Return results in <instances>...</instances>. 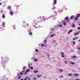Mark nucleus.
Returning a JSON list of instances; mask_svg holds the SVG:
<instances>
[{
	"instance_id": "nucleus-54",
	"label": "nucleus",
	"mask_w": 80,
	"mask_h": 80,
	"mask_svg": "<svg viewBox=\"0 0 80 80\" xmlns=\"http://www.w3.org/2000/svg\"><path fill=\"white\" fill-rule=\"evenodd\" d=\"M24 80H27V78H25L24 79Z\"/></svg>"
},
{
	"instance_id": "nucleus-12",
	"label": "nucleus",
	"mask_w": 80,
	"mask_h": 80,
	"mask_svg": "<svg viewBox=\"0 0 80 80\" xmlns=\"http://www.w3.org/2000/svg\"><path fill=\"white\" fill-rule=\"evenodd\" d=\"M2 18H5V14H2Z\"/></svg>"
},
{
	"instance_id": "nucleus-45",
	"label": "nucleus",
	"mask_w": 80,
	"mask_h": 80,
	"mask_svg": "<svg viewBox=\"0 0 80 80\" xmlns=\"http://www.w3.org/2000/svg\"><path fill=\"white\" fill-rule=\"evenodd\" d=\"M25 72V70H24V71H22V73H24V72Z\"/></svg>"
},
{
	"instance_id": "nucleus-33",
	"label": "nucleus",
	"mask_w": 80,
	"mask_h": 80,
	"mask_svg": "<svg viewBox=\"0 0 80 80\" xmlns=\"http://www.w3.org/2000/svg\"><path fill=\"white\" fill-rule=\"evenodd\" d=\"M35 62H37V59H34Z\"/></svg>"
},
{
	"instance_id": "nucleus-8",
	"label": "nucleus",
	"mask_w": 80,
	"mask_h": 80,
	"mask_svg": "<svg viewBox=\"0 0 80 80\" xmlns=\"http://www.w3.org/2000/svg\"><path fill=\"white\" fill-rule=\"evenodd\" d=\"M63 70L62 69H59V72H63Z\"/></svg>"
},
{
	"instance_id": "nucleus-4",
	"label": "nucleus",
	"mask_w": 80,
	"mask_h": 80,
	"mask_svg": "<svg viewBox=\"0 0 80 80\" xmlns=\"http://www.w3.org/2000/svg\"><path fill=\"white\" fill-rule=\"evenodd\" d=\"M38 20L39 22H41V21H42V18H38Z\"/></svg>"
},
{
	"instance_id": "nucleus-3",
	"label": "nucleus",
	"mask_w": 80,
	"mask_h": 80,
	"mask_svg": "<svg viewBox=\"0 0 80 80\" xmlns=\"http://www.w3.org/2000/svg\"><path fill=\"white\" fill-rule=\"evenodd\" d=\"M78 33H79V32L75 33L74 34V36H76V35H78Z\"/></svg>"
},
{
	"instance_id": "nucleus-2",
	"label": "nucleus",
	"mask_w": 80,
	"mask_h": 80,
	"mask_svg": "<svg viewBox=\"0 0 80 80\" xmlns=\"http://www.w3.org/2000/svg\"><path fill=\"white\" fill-rule=\"evenodd\" d=\"M73 76H75V77H78L79 76V74H73Z\"/></svg>"
},
{
	"instance_id": "nucleus-20",
	"label": "nucleus",
	"mask_w": 80,
	"mask_h": 80,
	"mask_svg": "<svg viewBox=\"0 0 80 80\" xmlns=\"http://www.w3.org/2000/svg\"><path fill=\"white\" fill-rule=\"evenodd\" d=\"M71 19H73V16H72L71 17H70Z\"/></svg>"
},
{
	"instance_id": "nucleus-23",
	"label": "nucleus",
	"mask_w": 80,
	"mask_h": 80,
	"mask_svg": "<svg viewBox=\"0 0 80 80\" xmlns=\"http://www.w3.org/2000/svg\"><path fill=\"white\" fill-rule=\"evenodd\" d=\"M77 38H73L72 39V40H73V41L75 40H76L77 39Z\"/></svg>"
},
{
	"instance_id": "nucleus-60",
	"label": "nucleus",
	"mask_w": 80,
	"mask_h": 80,
	"mask_svg": "<svg viewBox=\"0 0 80 80\" xmlns=\"http://www.w3.org/2000/svg\"><path fill=\"white\" fill-rule=\"evenodd\" d=\"M31 30V29H29V30Z\"/></svg>"
},
{
	"instance_id": "nucleus-63",
	"label": "nucleus",
	"mask_w": 80,
	"mask_h": 80,
	"mask_svg": "<svg viewBox=\"0 0 80 80\" xmlns=\"http://www.w3.org/2000/svg\"><path fill=\"white\" fill-rule=\"evenodd\" d=\"M29 32H31V30H30Z\"/></svg>"
},
{
	"instance_id": "nucleus-51",
	"label": "nucleus",
	"mask_w": 80,
	"mask_h": 80,
	"mask_svg": "<svg viewBox=\"0 0 80 80\" xmlns=\"http://www.w3.org/2000/svg\"><path fill=\"white\" fill-rule=\"evenodd\" d=\"M0 5H2V3L0 2Z\"/></svg>"
},
{
	"instance_id": "nucleus-34",
	"label": "nucleus",
	"mask_w": 80,
	"mask_h": 80,
	"mask_svg": "<svg viewBox=\"0 0 80 80\" xmlns=\"http://www.w3.org/2000/svg\"><path fill=\"white\" fill-rule=\"evenodd\" d=\"M72 73H70L69 74V76H72Z\"/></svg>"
},
{
	"instance_id": "nucleus-38",
	"label": "nucleus",
	"mask_w": 80,
	"mask_h": 80,
	"mask_svg": "<svg viewBox=\"0 0 80 80\" xmlns=\"http://www.w3.org/2000/svg\"><path fill=\"white\" fill-rule=\"evenodd\" d=\"M78 30H80V27H78Z\"/></svg>"
},
{
	"instance_id": "nucleus-58",
	"label": "nucleus",
	"mask_w": 80,
	"mask_h": 80,
	"mask_svg": "<svg viewBox=\"0 0 80 80\" xmlns=\"http://www.w3.org/2000/svg\"><path fill=\"white\" fill-rule=\"evenodd\" d=\"M1 12V13H3V11H2Z\"/></svg>"
},
{
	"instance_id": "nucleus-21",
	"label": "nucleus",
	"mask_w": 80,
	"mask_h": 80,
	"mask_svg": "<svg viewBox=\"0 0 80 80\" xmlns=\"http://www.w3.org/2000/svg\"><path fill=\"white\" fill-rule=\"evenodd\" d=\"M2 24V27H4L5 25V22H4Z\"/></svg>"
},
{
	"instance_id": "nucleus-55",
	"label": "nucleus",
	"mask_w": 80,
	"mask_h": 80,
	"mask_svg": "<svg viewBox=\"0 0 80 80\" xmlns=\"http://www.w3.org/2000/svg\"><path fill=\"white\" fill-rule=\"evenodd\" d=\"M26 78H27V79H28V77H27Z\"/></svg>"
},
{
	"instance_id": "nucleus-31",
	"label": "nucleus",
	"mask_w": 80,
	"mask_h": 80,
	"mask_svg": "<svg viewBox=\"0 0 80 80\" xmlns=\"http://www.w3.org/2000/svg\"><path fill=\"white\" fill-rule=\"evenodd\" d=\"M27 72H28V71H26L24 73V74H25V75H26V74H27Z\"/></svg>"
},
{
	"instance_id": "nucleus-27",
	"label": "nucleus",
	"mask_w": 80,
	"mask_h": 80,
	"mask_svg": "<svg viewBox=\"0 0 80 80\" xmlns=\"http://www.w3.org/2000/svg\"><path fill=\"white\" fill-rule=\"evenodd\" d=\"M20 78H21V76H19L18 77V79H20Z\"/></svg>"
},
{
	"instance_id": "nucleus-29",
	"label": "nucleus",
	"mask_w": 80,
	"mask_h": 80,
	"mask_svg": "<svg viewBox=\"0 0 80 80\" xmlns=\"http://www.w3.org/2000/svg\"><path fill=\"white\" fill-rule=\"evenodd\" d=\"M33 34V33L32 32H30L29 33V35H32Z\"/></svg>"
},
{
	"instance_id": "nucleus-61",
	"label": "nucleus",
	"mask_w": 80,
	"mask_h": 80,
	"mask_svg": "<svg viewBox=\"0 0 80 80\" xmlns=\"http://www.w3.org/2000/svg\"><path fill=\"white\" fill-rule=\"evenodd\" d=\"M67 23H68V21H67Z\"/></svg>"
},
{
	"instance_id": "nucleus-57",
	"label": "nucleus",
	"mask_w": 80,
	"mask_h": 80,
	"mask_svg": "<svg viewBox=\"0 0 80 80\" xmlns=\"http://www.w3.org/2000/svg\"><path fill=\"white\" fill-rule=\"evenodd\" d=\"M78 41H79V42H80V40H78Z\"/></svg>"
},
{
	"instance_id": "nucleus-43",
	"label": "nucleus",
	"mask_w": 80,
	"mask_h": 80,
	"mask_svg": "<svg viewBox=\"0 0 80 80\" xmlns=\"http://www.w3.org/2000/svg\"><path fill=\"white\" fill-rule=\"evenodd\" d=\"M28 72H29L30 71V69H28L27 70Z\"/></svg>"
},
{
	"instance_id": "nucleus-10",
	"label": "nucleus",
	"mask_w": 80,
	"mask_h": 80,
	"mask_svg": "<svg viewBox=\"0 0 80 80\" xmlns=\"http://www.w3.org/2000/svg\"><path fill=\"white\" fill-rule=\"evenodd\" d=\"M70 63L72 64V65H74L75 64V62H70Z\"/></svg>"
},
{
	"instance_id": "nucleus-52",
	"label": "nucleus",
	"mask_w": 80,
	"mask_h": 80,
	"mask_svg": "<svg viewBox=\"0 0 80 80\" xmlns=\"http://www.w3.org/2000/svg\"><path fill=\"white\" fill-rule=\"evenodd\" d=\"M33 80H36V78H33Z\"/></svg>"
},
{
	"instance_id": "nucleus-64",
	"label": "nucleus",
	"mask_w": 80,
	"mask_h": 80,
	"mask_svg": "<svg viewBox=\"0 0 80 80\" xmlns=\"http://www.w3.org/2000/svg\"><path fill=\"white\" fill-rule=\"evenodd\" d=\"M65 22V21L64 22Z\"/></svg>"
},
{
	"instance_id": "nucleus-26",
	"label": "nucleus",
	"mask_w": 80,
	"mask_h": 80,
	"mask_svg": "<svg viewBox=\"0 0 80 80\" xmlns=\"http://www.w3.org/2000/svg\"><path fill=\"white\" fill-rule=\"evenodd\" d=\"M25 66H24L23 68V70H25Z\"/></svg>"
},
{
	"instance_id": "nucleus-41",
	"label": "nucleus",
	"mask_w": 80,
	"mask_h": 80,
	"mask_svg": "<svg viewBox=\"0 0 80 80\" xmlns=\"http://www.w3.org/2000/svg\"><path fill=\"white\" fill-rule=\"evenodd\" d=\"M78 49L79 50H80V47H78Z\"/></svg>"
},
{
	"instance_id": "nucleus-19",
	"label": "nucleus",
	"mask_w": 80,
	"mask_h": 80,
	"mask_svg": "<svg viewBox=\"0 0 80 80\" xmlns=\"http://www.w3.org/2000/svg\"><path fill=\"white\" fill-rule=\"evenodd\" d=\"M34 73H38V71H34Z\"/></svg>"
},
{
	"instance_id": "nucleus-11",
	"label": "nucleus",
	"mask_w": 80,
	"mask_h": 80,
	"mask_svg": "<svg viewBox=\"0 0 80 80\" xmlns=\"http://www.w3.org/2000/svg\"><path fill=\"white\" fill-rule=\"evenodd\" d=\"M47 39H46L45 40L44 42L45 44H46V43H47Z\"/></svg>"
},
{
	"instance_id": "nucleus-15",
	"label": "nucleus",
	"mask_w": 80,
	"mask_h": 80,
	"mask_svg": "<svg viewBox=\"0 0 80 80\" xmlns=\"http://www.w3.org/2000/svg\"><path fill=\"white\" fill-rule=\"evenodd\" d=\"M72 58H76V56H72Z\"/></svg>"
},
{
	"instance_id": "nucleus-30",
	"label": "nucleus",
	"mask_w": 80,
	"mask_h": 80,
	"mask_svg": "<svg viewBox=\"0 0 80 80\" xmlns=\"http://www.w3.org/2000/svg\"><path fill=\"white\" fill-rule=\"evenodd\" d=\"M35 51L36 52H38V50L37 49H35Z\"/></svg>"
},
{
	"instance_id": "nucleus-46",
	"label": "nucleus",
	"mask_w": 80,
	"mask_h": 80,
	"mask_svg": "<svg viewBox=\"0 0 80 80\" xmlns=\"http://www.w3.org/2000/svg\"><path fill=\"white\" fill-rule=\"evenodd\" d=\"M20 75H23V72H20Z\"/></svg>"
},
{
	"instance_id": "nucleus-17",
	"label": "nucleus",
	"mask_w": 80,
	"mask_h": 80,
	"mask_svg": "<svg viewBox=\"0 0 80 80\" xmlns=\"http://www.w3.org/2000/svg\"><path fill=\"white\" fill-rule=\"evenodd\" d=\"M75 25H74V24H72V27H73V28H74V27H75Z\"/></svg>"
},
{
	"instance_id": "nucleus-44",
	"label": "nucleus",
	"mask_w": 80,
	"mask_h": 80,
	"mask_svg": "<svg viewBox=\"0 0 80 80\" xmlns=\"http://www.w3.org/2000/svg\"><path fill=\"white\" fill-rule=\"evenodd\" d=\"M30 68H31V69H32V70L33 69V67H31Z\"/></svg>"
},
{
	"instance_id": "nucleus-5",
	"label": "nucleus",
	"mask_w": 80,
	"mask_h": 80,
	"mask_svg": "<svg viewBox=\"0 0 80 80\" xmlns=\"http://www.w3.org/2000/svg\"><path fill=\"white\" fill-rule=\"evenodd\" d=\"M7 9L8 10H10V9H11V6H8L7 8Z\"/></svg>"
},
{
	"instance_id": "nucleus-53",
	"label": "nucleus",
	"mask_w": 80,
	"mask_h": 80,
	"mask_svg": "<svg viewBox=\"0 0 80 80\" xmlns=\"http://www.w3.org/2000/svg\"><path fill=\"white\" fill-rule=\"evenodd\" d=\"M18 75L20 76V74H19L18 73Z\"/></svg>"
},
{
	"instance_id": "nucleus-25",
	"label": "nucleus",
	"mask_w": 80,
	"mask_h": 80,
	"mask_svg": "<svg viewBox=\"0 0 80 80\" xmlns=\"http://www.w3.org/2000/svg\"><path fill=\"white\" fill-rule=\"evenodd\" d=\"M63 25H67V23L65 22L63 23Z\"/></svg>"
},
{
	"instance_id": "nucleus-62",
	"label": "nucleus",
	"mask_w": 80,
	"mask_h": 80,
	"mask_svg": "<svg viewBox=\"0 0 80 80\" xmlns=\"http://www.w3.org/2000/svg\"><path fill=\"white\" fill-rule=\"evenodd\" d=\"M33 22H35V21H33Z\"/></svg>"
},
{
	"instance_id": "nucleus-42",
	"label": "nucleus",
	"mask_w": 80,
	"mask_h": 80,
	"mask_svg": "<svg viewBox=\"0 0 80 80\" xmlns=\"http://www.w3.org/2000/svg\"><path fill=\"white\" fill-rule=\"evenodd\" d=\"M59 26L60 27H62V24H61L59 25Z\"/></svg>"
},
{
	"instance_id": "nucleus-28",
	"label": "nucleus",
	"mask_w": 80,
	"mask_h": 80,
	"mask_svg": "<svg viewBox=\"0 0 80 80\" xmlns=\"http://www.w3.org/2000/svg\"><path fill=\"white\" fill-rule=\"evenodd\" d=\"M65 63L66 64H67V61L65 60Z\"/></svg>"
},
{
	"instance_id": "nucleus-56",
	"label": "nucleus",
	"mask_w": 80,
	"mask_h": 80,
	"mask_svg": "<svg viewBox=\"0 0 80 80\" xmlns=\"http://www.w3.org/2000/svg\"><path fill=\"white\" fill-rule=\"evenodd\" d=\"M21 80H23V79H21Z\"/></svg>"
},
{
	"instance_id": "nucleus-40",
	"label": "nucleus",
	"mask_w": 80,
	"mask_h": 80,
	"mask_svg": "<svg viewBox=\"0 0 80 80\" xmlns=\"http://www.w3.org/2000/svg\"><path fill=\"white\" fill-rule=\"evenodd\" d=\"M73 45H75V41H73Z\"/></svg>"
},
{
	"instance_id": "nucleus-18",
	"label": "nucleus",
	"mask_w": 80,
	"mask_h": 80,
	"mask_svg": "<svg viewBox=\"0 0 80 80\" xmlns=\"http://www.w3.org/2000/svg\"><path fill=\"white\" fill-rule=\"evenodd\" d=\"M68 17H66L65 18V20H68Z\"/></svg>"
},
{
	"instance_id": "nucleus-1",
	"label": "nucleus",
	"mask_w": 80,
	"mask_h": 80,
	"mask_svg": "<svg viewBox=\"0 0 80 80\" xmlns=\"http://www.w3.org/2000/svg\"><path fill=\"white\" fill-rule=\"evenodd\" d=\"M61 54L62 55H61V57H62L63 58H64L65 57V56L63 55H64V53L63 52H61Z\"/></svg>"
},
{
	"instance_id": "nucleus-24",
	"label": "nucleus",
	"mask_w": 80,
	"mask_h": 80,
	"mask_svg": "<svg viewBox=\"0 0 80 80\" xmlns=\"http://www.w3.org/2000/svg\"><path fill=\"white\" fill-rule=\"evenodd\" d=\"M10 14H11V15H13V12H10Z\"/></svg>"
},
{
	"instance_id": "nucleus-49",
	"label": "nucleus",
	"mask_w": 80,
	"mask_h": 80,
	"mask_svg": "<svg viewBox=\"0 0 80 80\" xmlns=\"http://www.w3.org/2000/svg\"><path fill=\"white\" fill-rule=\"evenodd\" d=\"M28 80H31V79H30V78H28Z\"/></svg>"
},
{
	"instance_id": "nucleus-22",
	"label": "nucleus",
	"mask_w": 80,
	"mask_h": 80,
	"mask_svg": "<svg viewBox=\"0 0 80 80\" xmlns=\"http://www.w3.org/2000/svg\"><path fill=\"white\" fill-rule=\"evenodd\" d=\"M53 35H54V34L51 35L50 36V37H53Z\"/></svg>"
},
{
	"instance_id": "nucleus-9",
	"label": "nucleus",
	"mask_w": 80,
	"mask_h": 80,
	"mask_svg": "<svg viewBox=\"0 0 80 80\" xmlns=\"http://www.w3.org/2000/svg\"><path fill=\"white\" fill-rule=\"evenodd\" d=\"M54 4H56L57 3V0H54Z\"/></svg>"
},
{
	"instance_id": "nucleus-7",
	"label": "nucleus",
	"mask_w": 80,
	"mask_h": 80,
	"mask_svg": "<svg viewBox=\"0 0 80 80\" xmlns=\"http://www.w3.org/2000/svg\"><path fill=\"white\" fill-rule=\"evenodd\" d=\"M78 17L77 16L76 17V18H75L74 19L75 20H78Z\"/></svg>"
},
{
	"instance_id": "nucleus-48",
	"label": "nucleus",
	"mask_w": 80,
	"mask_h": 80,
	"mask_svg": "<svg viewBox=\"0 0 80 80\" xmlns=\"http://www.w3.org/2000/svg\"><path fill=\"white\" fill-rule=\"evenodd\" d=\"M75 80H80V79H75Z\"/></svg>"
},
{
	"instance_id": "nucleus-47",
	"label": "nucleus",
	"mask_w": 80,
	"mask_h": 80,
	"mask_svg": "<svg viewBox=\"0 0 80 80\" xmlns=\"http://www.w3.org/2000/svg\"><path fill=\"white\" fill-rule=\"evenodd\" d=\"M28 65L29 67H30V65L28 64Z\"/></svg>"
},
{
	"instance_id": "nucleus-50",
	"label": "nucleus",
	"mask_w": 80,
	"mask_h": 80,
	"mask_svg": "<svg viewBox=\"0 0 80 80\" xmlns=\"http://www.w3.org/2000/svg\"><path fill=\"white\" fill-rule=\"evenodd\" d=\"M47 56H48V57H49V54H48L47 55Z\"/></svg>"
},
{
	"instance_id": "nucleus-36",
	"label": "nucleus",
	"mask_w": 80,
	"mask_h": 80,
	"mask_svg": "<svg viewBox=\"0 0 80 80\" xmlns=\"http://www.w3.org/2000/svg\"><path fill=\"white\" fill-rule=\"evenodd\" d=\"M26 25L27 26H28V25H29L28 24V23L26 24Z\"/></svg>"
},
{
	"instance_id": "nucleus-14",
	"label": "nucleus",
	"mask_w": 80,
	"mask_h": 80,
	"mask_svg": "<svg viewBox=\"0 0 80 80\" xmlns=\"http://www.w3.org/2000/svg\"><path fill=\"white\" fill-rule=\"evenodd\" d=\"M38 77L39 78H40V77H42V75H40L39 74H38Z\"/></svg>"
},
{
	"instance_id": "nucleus-35",
	"label": "nucleus",
	"mask_w": 80,
	"mask_h": 80,
	"mask_svg": "<svg viewBox=\"0 0 80 80\" xmlns=\"http://www.w3.org/2000/svg\"><path fill=\"white\" fill-rule=\"evenodd\" d=\"M55 8V7H54L53 8H52V10H54Z\"/></svg>"
},
{
	"instance_id": "nucleus-6",
	"label": "nucleus",
	"mask_w": 80,
	"mask_h": 80,
	"mask_svg": "<svg viewBox=\"0 0 80 80\" xmlns=\"http://www.w3.org/2000/svg\"><path fill=\"white\" fill-rule=\"evenodd\" d=\"M42 19L44 20H47V18L46 17H44V16H43L42 17Z\"/></svg>"
},
{
	"instance_id": "nucleus-39",
	"label": "nucleus",
	"mask_w": 80,
	"mask_h": 80,
	"mask_svg": "<svg viewBox=\"0 0 80 80\" xmlns=\"http://www.w3.org/2000/svg\"><path fill=\"white\" fill-rule=\"evenodd\" d=\"M53 43H55V42H56V41H55V40H53Z\"/></svg>"
},
{
	"instance_id": "nucleus-59",
	"label": "nucleus",
	"mask_w": 80,
	"mask_h": 80,
	"mask_svg": "<svg viewBox=\"0 0 80 80\" xmlns=\"http://www.w3.org/2000/svg\"><path fill=\"white\" fill-rule=\"evenodd\" d=\"M14 29H15V28H14Z\"/></svg>"
},
{
	"instance_id": "nucleus-32",
	"label": "nucleus",
	"mask_w": 80,
	"mask_h": 80,
	"mask_svg": "<svg viewBox=\"0 0 80 80\" xmlns=\"http://www.w3.org/2000/svg\"><path fill=\"white\" fill-rule=\"evenodd\" d=\"M44 46H45V44H42V47H43Z\"/></svg>"
},
{
	"instance_id": "nucleus-16",
	"label": "nucleus",
	"mask_w": 80,
	"mask_h": 80,
	"mask_svg": "<svg viewBox=\"0 0 80 80\" xmlns=\"http://www.w3.org/2000/svg\"><path fill=\"white\" fill-rule=\"evenodd\" d=\"M77 17H78H78H80V14H78L77 15Z\"/></svg>"
},
{
	"instance_id": "nucleus-13",
	"label": "nucleus",
	"mask_w": 80,
	"mask_h": 80,
	"mask_svg": "<svg viewBox=\"0 0 80 80\" xmlns=\"http://www.w3.org/2000/svg\"><path fill=\"white\" fill-rule=\"evenodd\" d=\"M71 32H72V29L70 30L68 32V33H71Z\"/></svg>"
},
{
	"instance_id": "nucleus-37",
	"label": "nucleus",
	"mask_w": 80,
	"mask_h": 80,
	"mask_svg": "<svg viewBox=\"0 0 80 80\" xmlns=\"http://www.w3.org/2000/svg\"><path fill=\"white\" fill-rule=\"evenodd\" d=\"M60 77L61 78H63V75H61Z\"/></svg>"
}]
</instances>
